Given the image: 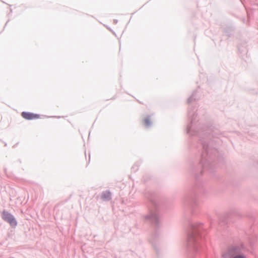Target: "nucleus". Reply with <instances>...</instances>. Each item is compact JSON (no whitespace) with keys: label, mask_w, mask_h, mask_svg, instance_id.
<instances>
[{"label":"nucleus","mask_w":258,"mask_h":258,"mask_svg":"<svg viewBox=\"0 0 258 258\" xmlns=\"http://www.w3.org/2000/svg\"><path fill=\"white\" fill-rule=\"evenodd\" d=\"M240 249L237 247L230 248L228 251L229 258H245V256L240 253Z\"/></svg>","instance_id":"1"},{"label":"nucleus","mask_w":258,"mask_h":258,"mask_svg":"<svg viewBox=\"0 0 258 258\" xmlns=\"http://www.w3.org/2000/svg\"><path fill=\"white\" fill-rule=\"evenodd\" d=\"M2 218L5 221L8 222L13 227H15L17 224V221L14 216L8 212L4 211L3 212Z\"/></svg>","instance_id":"2"},{"label":"nucleus","mask_w":258,"mask_h":258,"mask_svg":"<svg viewBox=\"0 0 258 258\" xmlns=\"http://www.w3.org/2000/svg\"><path fill=\"white\" fill-rule=\"evenodd\" d=\"M21 115L24 118L27 120L36 119L40 117V115L39 114L28 112H22Z\"/></svg>","instance_id":"3"},{"label":"nucleus","mask_w":258,"mask_h":258,"mask_svg":"<svg viewBox=\"0 0 258 258\" xmlns=\"http://www.w3.org/2000/svg\"><path fill=\"white\" fill-rule=\"evenodd\" d=\"M111 194L109 191L104 192L102 195V198L104 200H107L110 199Z\"/></svg>","instance_id":"4"},{"label":"nucleus","mask_w":258,"mask_h":258,"mask_svg":"<svg viewBox=\"0 0 258 258\" xmlns=\"http://www.w3.org/2000/svg\"><path fill=\"white\" fill-rule=\"evenodd\" d=\"M144 122L146 125H149L151 123L150 118L149 117L145 118L144 119Z\"/></svg>","instance_id":"5"}]
</instances>
